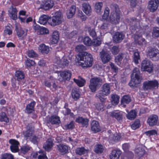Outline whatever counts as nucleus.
I'll list each match as a JSON object with an SVG mask.
<instances>
[{
    "label": "nucleus",
    "mask_w": 159,
    "mask_h": 159,
    "mask_svg": "<svg viewBox=\"0 0 159 159\" xmlns=\"http://www.w3.org/2000/svg\"><path fill=\"white\" fill-rule=\"evenodd\" d=\"M76 64L82 67H91L93 62V58L92 55L86 52L81 54H79L75 59Z\"/></svg>",
    "instance_id": "f257e3e1"
},
{
    "label": "nucleus",
    "mask_w": 159,
    "mask_h": 159,
    "mask_svg": "<svg viewBox=\"0 0 159 159\" xmlns=\"http://www.w3.org/2000/svg\"><path fill=\"white\" fill-rule=\"evenodd\" d=\"M115 7L116 11H113L111 13V16L108 18L109 9L108 7L105 8L104 13L102 16V19L104 20H110L111 23L114 24H117L119 23L120 20V12Z\"/></svg>",
    "instance_id": "f03ea898"
},
{
    "label": "nucleus",
    "mask_w": 159,
    "mask_h": 159,
    "mask_svg": "<svg viewBox=\"0 0 159 159\" xmlns=\"http://www.w3.org/2000/svg\"><path fill=\"white\" fill-rule=\"evenodd\" d=\"M141 80L142 77L139 69L135 68L131 75V80L129 83V85L132 88L137 87L140 84Z\"/></svg>",
    "instance_id": "7ed1b4c3"
},
{
    "label": "nucleus",
    "mask_w": 159,
    "mask_h": 159,
    "mask_svg": "<svg viewBox=\"0 0 159 159\" xmlns=\"http://www.w3.org/2000/svg\"><path fill=\"white\" fill-rule=\"evenodd\" d=\"M110 92V86L109 84H104L102 88V90L99 91L96 94L97 97L99 98L101 102L104 101L105 98L104 97L107 96Z\"/></svg>",
    "instance_id": "20e7f679"
},
{
    "label": "nucleus",
    "mask_w": 159,
    "mask_h": 159,
    "mask_svg": "<svg viewBox=\"0 0 159 159\" xmlns=\"http://www.w3.org/2000/svg\"><path fill=\"white\" fill-rule=\"evenodd\" d=\"M63 15L61 12L60 11L55 13L54 16L52 17V21L49 24L52 26H55L61 24L63 21Z\"/></svg>",
    "instance_id": "39448f33"
},
{
    "label": "nucleus",
    "mask_w": 159,
    "mask_h": 159,
    "mask_svg": "<svg viewBox=\"0 0 159 159\" xmlns=\"http://www.w3.org/2000/svg\"><path fill=\"white\" fill-rule=\"evenodd\" d=\"M67 58V57L65 56L61 59L59 57H56L54 60L56 67L57 69L63 68L68 66L69 61Z\"/></svg>",
    "instance_id": "423d86ee"
},
{
    "label": "nucleus",
    "mask_w": 159,
    "mask_h": 159,
    "mask_svg": "<svg viewBox=\"0 0 159 159\" xmlns=\"http://www.w3.org/2000/svg\"><path fill=\"white\" fill-rule=\"evenodd\" d=\"M147 56L152 60L156 61L159 59V51L157 49L149 47L146 50Z\"/></svg>",
    "instance_id": "0eeeda50"
},
{
    "label": "nucleus",
    "mask_w": 159,
    "mask_h": 159,
    "mask_svg": "<svg viewBox=\"0 0 159 159\" xmlns=\"http://www.w3.org/2000/svg\"><path fill=\"white\" fill-rule=\"evenodd\" d=\"M153 68V64L149 60L145 59L142 61L141 64L142 71H146L150 73L152 71Z\"/></svg>",
    "instance_id": "6e6552de"
},
{
    "label": "nucleus",
    "mask_w": 159,
    "mask_h": 159,
    "mask_svg": "<svg viewBox=\"0 0 159 159\" xmlns=\"http://www.w3.org/2000/svg\"><path fill=\"white\" fill-rule=\"evenodd\" d=\"M102 81L100 79L97 77L93 78L90 79L89 88L92 92H95L97 88L100 86Z\"/></svg>",
    "instance_id": "1a4fd4ad"
},
{
    "label": "nucleus",
    "mask_w": 159,
    "mask_h": 159,
    "mask_svg": "<svg viewBox=\"0 0 159 159\" xmlns=\"http://www.w3.org/2000/svg\"><path fill=\"white\" fill-rule=\"evenodd\" d=\"M158 83L156 80L148 81L143 84V88L144 90L152 89L158 88Z\"/></svg>",
    "instance_id": "9d476101"
},
{
    "label": "nucleus",
    "mask_w": 159,
    "mask_h": 159,
    "mask_svg": "<svg viewBox=\"0 0 159 159\" xmlns=\"http://www.w3.org/2000/svg\"><path fill=\"white\" fill-rule=\"evenodd\" d=\"M159 5L158 0H150L148 2V8L150 11L154 12L157 9Z\"/></svg>",
    "instance_id": "9b49d317"
},
{
    "label": "nucleus",
    "mask_w": 159,
    "mask_h": 159,
    "mask_svg": "<svg viewBox=\"0 0 159 159\" xmlns=\"http://www.w3.org/2000/svg\"><path fill=\"white\" fill-rule=\"evenodd\" d=\"M34 128L31 126V125H29L26 126V130L23 133V134L26 137H29L30 139H39V137L36 138V137L33 136V134L34 132Z\"/></svg>",
    "instance_id": "f8f14e48"
},
{
    "label": "nucleus",
    "mask_w": 159,
    "mask_h": 159,
    "mask_svg": "<svg viewBox=\"0 0 159 159\" xmlns=\"http://www.w3.org/2000/svg\"><path fill=\"white\" fill-rule=\"evenodd\" d=\"M58 75L60 76L61 78L60 79L61 81H65L69 80L70 78L71 73L69 70H66L59 72Z\"/></svg>",
    "instance_id": "ddd939ff"
},
{
    "label": "nucleus",
    "mask_w": 159,
    "mask_h": 159,
    "mask_svg": "<svg viewBox=\"0 0 159 159\" xmlns=\"http://www.w3.org/2000/svg\"><path fill=\"white\" fill-rule=\"evenodd\" d=\"M133 38L135 42L140 45H143L146 44L145 39L142 38L141 37V34L139 33L136 31V33L134 34Z\"/></svg>",
    "instance_id": "4468645a"
},
{
    "label": "nucleus",
    "mask_w": 159,
    "mask_h": 159,
    "mask_svg": "<svg viewBox=\"0 0 159 159\" xmlns=\"http://www.w3.org/2000/svg\"><path fill=\"white\" fill-rule=\"evenodd\" d=\"M100 57L103 63H105L108 62L111 59V57L108 52L103 50L100 52Z\"/></svg>",
    "instance_id": "2eb2a0df"
},
{
    "label": "nucleus",
    "mask_w": 159,
    "mask_h": 159,
    "mask_svg": "<svg viewBox=\"0 0 159 159\" xmlns=\"http://www.w3.org/2000/svg\"><path fill=\"white\" fill-rule=\"evenodd\" d=\"M54 3L53 1L48 0L43 2L40 5V8L45 10H48L54 6Z\"/></svg>",
    "instance_id": "dca6fc26"
},
{
    "label": "nucleus",
    "mask_w": 159,
    "mask_h": 159,
    "mask_svg": "<svg viewBox=\"0 0 159 159\" xmlns=\"http://www.w3.org/2000/svg\"><path fill=\"white\" fill-rule=\"evenodd\" d=\"M9 142L11 144L10 146V149L11 152H18L19 142L16 140H9Z\"/></svg>",
    "instance_id": "f3484780"
},
{
    "label": "nucleus",
    "mask_w": 159,
    "mask_h": 159,
    "mask_svg": "<svg viewBox=\"0 0 159 159\" xmlns=\"http://www.w3.org/2000/svg\"><path fill=\"white\" fill-rule=\"evenodd\" d=\"M61 122L60 118L56 115L51 116L47 120V123L52 124H59Z\"/></svg>",
    "instance_id": "a211bd4d"
},
{
    "label": "nucleus",
    "mask_w": 159,
    "mask_h": 159,
    "mask_svg": "<svg viewBox=\"0 0 159 159\" xmlns=\"http://www.w3.org/2000/svg\"><path fill=\"white\" fill-rule=\"evenodd\" d=\"M158 121V118L156 115L150 116L148 119L147 123L150 126H153L157 124Z\"/></svg>",
    "instance_id": "6ab92c4d"
},
{
    "label": "nucleus",
    "mask_w": 159,
    "mask_h": 159,
    "mask_svg": "<svg viewBox=\"0 0 159 159\" xmlns=\"http://www.w3.org/2000/svg\"><path fill=\"white\" fill-rule=\"evenodd\" d=\"M121 154V151L119 149H114L112 150L109 155L110 159H119Z\"/></svg>",
    "instance_id": "aec40b11"
},
{
    "label": "nucleus",
    "mask_w": 159,
    "mask_h": 159,
    "mask_svg": "<svg viewBox=\"0 0 159 159\" xmlns=\"http://www.w3.org/2000/svg\"><path fill=\"white\" fill-rule=\"evenodd\" d=\"M125 35L122 33L116 32L113 36V40L115 42L119 43L124 38Z\"/></svg>",
    "instance_id": "412c9836"
},
{
    "label": "nucleus",
    "mask_w": 159,
    "mask_h": 159,
    "mask_svg": "<svg viewBox=\"0 0 159 159\" xmlns=\"http://www.w3.org/2000/svg\"><path fill=\"white\" fill-rule=\"evenodd\" d=\"M8 11L11 18L13 20H16L17 18V11L16 8L11 6L9 8Z\"/></svg>",
    "instance_id": "4be33fe9"
},
{
    "label": "nucleus",
    "mask_w": 159,
    "mask_h": 159,
    "mask_svg": "<svg viewBox=\"0 0 159 159\" xmlns=\"http://www.w3.org/2000/svg\"><path fill=\"white\" fill-rule=\"evenodd\" d=\"M91 129L94 133L99 132L100 130V128L98 122L93 120L91 124Z\"/></svg>",
    "instance_id": "5701e85b"
},
{
    "label": "nucleus",
    "mask_w": 159,
    "mask_h": 159,
    "mask_svg": "<svg viewBox=\"0 0 159 159\" xmlns=\"http://www.w3.org/2000/svg\"><path fill=\"white\" fill-rule=\"evenodd\" d=\"M135 153L139 156H142L145 153V150L143 148V145H137L135 150Z\"/></svg>",
    "instance_id": "b1692460"
},
{
    "label": "nucleus",
    "mask_w": 159,
    "mask_h": 159,
    "mask_svg": "<svg viewBox=\"0 0 159 159\" xmlns=\"http://www.w3.org/2000/svg\"><path fill=\"white\" fill-rule=\"evenodd\" d=\"M17 34L19 37L22 38L25 37L27 35L26 30L22 28H19L17 25L16 26Z\"/></svg>",
    "instance_id": "393cba45"
},
{
    "label": "nucleus",
    "mask_w": 159,
    "mask_h": 159,
    "mask_svg": "<svg viewBox=\"0 0 159 159\" xmlns=\"http://www.w3.org/2000/svg\"><path fill=\"white\" fill-rule=\"evenodd\" d=\"M59 40V33L57 30L54 31L52 35L51 43L52 44L57 43Z\"/></svg>",
    "instance_id": "a878e982"
},
{
    "label": "nucleus",
    "mask_w": 159,
    "mask_h": 159,
    "mask_svg": "<svg viewBox=\"0 0 159 159\" xmlns=\"http://www.w3.org/2000/svg\"><path fill=\"white\" fill-rule=\"evenodd\" d=\"M75 121L81 124L83 126L87 127L88 125L89 120L87 119H84L82 117H79L77 118Z\"/></svg>",
    "instance_id": "bb28decb"
},
{
    "label": "nucleus",
    "mask_w": 159,
    "mask_h": 159,
    "mask_svg": "<svg viewBox=\"0 0 159 159\" xmlns=\"http://www.w3.org/2000/svg\"><path fill=\"white\" fill-rule=\"evenodd\" d=\"M111 102L112 105H116L119 102L120 97L116 94H112L111 95Z\"/></svg>",
    "instance_id": "cd10ccee"
},
{
    "label": "nucleus",
    "mask_w": 159,
    "mask_h": 159,
    "mask_svg": "<svg viewBox=\"0 0 159 159\" xmlns=\"http://www.w3.org/2000/svg\"><path fill=\"white\" fill-rule=\"evenodd\" d=\"M39 50L43 54H47L49 51V48L48 46L44 44H42L39 45Z\"/></svg>",
    "instance_id": "c85d7f7f"
},
{
    "label": "nucleus",
    "mask_w": 159,
    "mask_h": 159,
    "mask_svg": "<svg viewBox=\"0 0 159 159\" xmlns=\"http://www.w3.org/2000/svg\"><path fill=\"white\" fill-rule=\"evenodd\" d=\"M122 112L119 111H115L110 113V115L113 117H115L117 120H120L122 118Z\"/></svg>",
    "instance_id": "c756f323"
},
{
    "label": "nucleus",
    "mask_w": 159,
    "mask_h": 159,
    "mask_svg": "<svg viewBox=\"0 0 159 159\" xmlns=\"http://www.w3.org/2000/svg\"><path fill=\"white\" fill-rule=\"evenodd\" d=\"M53 146V143L52 140L47 141L43 145V148L47 151L50 150Z\"/></svg>",
    "instance_id": "7c9ffc66"
},
{
    "label": "nucleus",
    "mask_w": 159,
    "mask_h": 159,
    "mask_svg": "<svg viewBox=\"0 0 159 159\" xmlns=\"http://www.w3.org/2000/svg\"><path fill=\"white\" fill-rule=\"evenodd\" d=\"M83 10L86 14L89 15L91 12V9L90 5L87 3H84L83 4Z\"/></svg>",
    "instance_id": "2f4dec72"
},
{
    "label": "nucleus",
    "mask_w": 159,
    "mask_h": 159,
    "mask_svg": "<svg viewBox=\"0 0 159 159\" xmlns=\"http://www.w3.org/2000/svg\"><path fill=\"white\" fill-rule=\"evenodd\" d=\"M74 81L80 87H82L84 85L85 83V80L80 76L78 77V79H74Z\"/></svg>",
    "instance_id": "473e14b6"
},
{
    "label": "nucleus",
    "mask_w": 159,
    "mask_h": 159,
    "mask_svg": "<svg viewBox=\"0 0 159 159\" xmlns=\"http://www.w3.org/2000/svg\"><path fill=\"white\" fill-rule=\"evenodd\" d=\"M89 150L85 149L84 147L78 148L75 150L76 153L80 155L87 154Z\"/></svg>",
    "instance_id": "72a5a7b5"
},
{
    "label": "nucleus",
    "mask_w": 159,
    "mask_h": 159,
    "mask_svg": "<svg viewBox=\"0 0 159 159\" xmlns=\"http://www.w3.org/2000/svg\"><path fill=\"white\" fill-rule=\"evenodd\" d=\"M75 7L73 6L67 11L66 14L68 18H71L75 13Z\"/></svg>",
    "instance_id": "f704fd0d"
},
{
    "label": "nucleus",
    "mask_w": 159,
    "mask_h": 159,
    "mask_svg": "<svg viewBox=\"0 0 159 159\" xmlns=\"http://www.w3.org/2000/svg\"><path fill=\"white\" fill-rule=\"evenodd\" d=\"M15 75L18 81H20L25 78V75L23 72L20 70H17L16 72Z\"/></svg>",
    "instance_id": "c9c22d12"
},
{
    "label": "nucleus",
    "mask_w": 159,
    "mask_h": 159,
    "mask_svg": "<svg viewBox=\"0 0 159 159\" xmlns=\"http://www.w3.org/2000/svg\"><path fill=\"white\" fill-rule=\"evenodd\" d=\"M123 54H120L116 57L115 59V62L117 65L121 66L123 65V57L124 56Z\"/></svg>",
    "instance_id": "e433bc0d"
},
{
    "label": "nucleus",
    "mask_w": 159,
    "mask_h": 159,
    "mask_svg": "<svg viewBox=\"0 0 159 159\" xmlns=\"http://www.w3.org/2000/svg\"><path fill=\"white\" fill-rule=\"evenodd\" d=\"M108 135L109 136V139H119L120 138H122L121 136V134H113L110 130L108 131Z\"/></svg>",
    "instance_id": "4c0bfd02"
},
{
    "label": "nucleus",
    "mask_w": 159,
    "mask_h": 159,
    "mask_svg": "<svg viewBox=\"0 0 159 159\" xmlns=\"http://www.w3.org/2000/svg\"><path fill=\"white\" fill-rule=\"evenodd\" d=\"M58 150L62 154L67 153L68 150V147L66 145L60 144L58 146Z\"/></svg>",
    "instance_id": "58836bf2"
},
{
    "label": "nucleus",
    "mask_w": 159,
    "mask_h": 159,
    "mask_svg": "<svg viewBox=\"0 0 159 159\" xmlns=\"http://www.w3.org/2000/svg\"><path fill=\"white\" fill-rule=\"evenodd\" d=\"M103 5V3L101 2H98L95 4L94 7L95 10L98 14L99 15L101 14Z\"/></svg>",
    "instance_id": "ea45409f"
},
{
    "label": "nucleus",
    "mask_w": 159,
    "mask_h": 159,
    "mask_svg": "<svg viewBox=\"0 0 159 159\" xmlns=\"http://www.w3.org/2000/svg\"><path fill=\"white\" fill-rule=\"evenodd\" d=\"M49 18L48 16L43 15L40 17L38 22L41 24L44 25L47 23Z\"/></svg>",
    "instance_id": "a19ab883"
},
{
    "label": "nucleus",
    "mask_w": 159,
    "mask_h": 159,
    "mask_svg": "<svg viewBox=\"0 0 159 159\" xmlns=\"http://www.w3.org/2000/svg\"><path fill=\"white\" fill-rule=\"evenodd\" d=\"M131 101L130 97L127 95L124 96L122 98L121 100V105L122 106L125 107V104L129 103Z\"/></svg>",
    "instance_id": "79ce46f5"
},
{
    "label": "nucleus",
    "mask_w": 159,
    "mask_h": 159,
    "mask_svg": "<svg viewBox=\"0 0 159 159\" xmlns=\"http://www.w3.org/2000/svg\"><path fill=\"white\" fill-rule=\"evenodd\" d=\"M104 150L103 146L101 144H96L94 147V151L97 153H102Z\"/></svg>",
    "instance_id": "37998d69"
},
{
    "label": "nucleus",
    "mask_w": 159,
    "mask_h": 159,
    "mask_svg": "<svg viewBox=\"0 0 159 159\" xmlns=\"http://www.w3.org/2000/svg\"><path fill=\"white\" fill-rule=\"evenodd\" d=\"M133 61L136 64H137L140 61V56L139 52H135L133 55Z\"/></svg>",
    "instance_id": "c03bdc74"
},
{
    "label": "nucleus",
    "mask_w": 159,
    "mask_h": 159,
    "mask_svg": "<svg viewBox=\"0 0 159 159\" xmlns=\"http://www.w3.org/2000/svg\"><path fill=\"white\" fill-rule=\"evenodd\" d=\"M0 121L4 122L6 123L9 122L8 118L4 112H2L0 113Z\"/></svg>",
    "instance_id": "a18cd8bd"
},
{
    "label": "nucleus",
    "mask_w": 159,
    "mask_h": 159,
    "mask_svg": "<svg viewBox=\"0 0 159 159\" xmlns=\"http://www.w3.org/2000/svg\"><path fill=\"white\" fill-rule=\"evenodd\" d=\"M34 104L35 102H32L27 106L26 110L28 113H31L33 111Z\"/></svg>",
    "instance_id": "49530a36"
},
{
    "label": "nucleus",
    "mask_w": 159,
    "mask_h": 159,
    "mask_svg": "<svg viewBox=\"0 0 159 159\" xmlns=\"http://www.w3.org/2000/svg\"><path fill=\"white\" fill-rule=\"evenodd\" d=\"M55 79L52 77H51L50 78L46 80L44 82V84L45 85L49 88H50L51 86V84L53 82H55Z\"/></svg>",
    "instance_id": "de8ad7c7"
},
{
    "label": "nucleus",
    "mask_w": 159,
    "mask_h": 159,
    "mask_svg": "<svg viewBox=\"0 0 159 159\" xmlns=\"http://www.w3.org/2000/svg\"><path fill=\"white\" fill-rule=\"evenodd\" d=\"M84 44L87 46L92 45V42L91 39L88 36L85 37L83 39Z\"/></svg>",
    "instance_id": "09e8293b"
},
{
    "label": "nucleus",
    "mask_w": 159,
    "mask_h": 159,
    "mask_svg": "<svg viewBox=\"0 0 159 159\" xmlns=\"http://www.w3.org/2000/svg\"><path fill=\"white\" fill-rule=\"evenodd\" d=\"M136 116V112L135 110H132L127 115V117L129 120H133L135 118Z\"/></svg>",
    "instance_id": "8fccbe9b"
},
{
    "label": "nucleus",
    "mask_w": 159,
    "mask_h": 159,
    "mask_svg": "<svg viewBox=\"0 0 159 159\" xmlns=\"http://www.w3.org/2000/svg\"><path fill=\"white\" fill-rule=\"evenodd\" d=\"M19 18L22 22H25V11H20L19 12Z\"/></svg>",
    "instance_id": "3c124183"
},
{
    "label": "nucleus",
    "mask_w": 159,
    "mask_h": 159,
    "mask_svg": "<svg viewBox=\"0 0 159 159\" xmlns=\"http://www.w3.org/2000/svg\"><path fill=\"white\" fill-rule=\"evenodd\" d=\"M12 30L11 25H7L4 31V34L5 35H6L7 34L10 35L12 34Z\"/></svg>",
    "instance_id": "603ef678"
},
{
    "label": "nucleus",
    "mask_w": 159,
    "mask_h": 159,
    "mask_svg": "<svg viewBox=\"0 0 159 159\" xmlns=\"http://www.w3.org/2000/svg\"><path fill=\"white\" fill-rule=\"evenodd\" d=\"M71 95L72 98L75 100H77L79 98L80 94L78 91L75 90L74 89L72 90Z\"/></svg>",
    "instance_id": "864d4df0"
},
{
    "label": "nucleus",
    "mask_w": 159,
    "mask_h": 159,
    "mask_svg": "<svg viewBox=\"0 0 159 159\" xmlns=\"http://www.w3.org/2000/svg\"><path fill=\"white\" fill-rule=\"evenodd\" d=\"M27 54L30 57L34 58L37 56V54L33 50H29L27 53Z\"/></svg>",
    "instance_id": "5fc2aeb1"
},
{
    "label": "nucleus",
    "mask_w": 159,
    "mask_h": 159,
    "mask_svg": "<svg viewBox=\"0 0 159 159\" xmlns=\"http://www.w3.org/2000/svg\"><path fill=\"white\" fill-rule=\"evenodd\" d=\"M38 32L40 34H47L49 33V30L45 28L41 27Z\"/></svg>",
    "instance_id": "6e6d98bb"
},
{
    "label": "nucleus",
    "mask_w": 159,
    "mask_h": 159,
    "mask_svg": "<svg viewBox=\"0 0 159 159\" xmlns=\"http://www.w3.org/2000/svg\"><path fill=\"white\" fill-rule=\"evenodd\" d=\"M140 125L139 120H136L131 125V127L133 129H135L139 127Z\"/></svg>",
    "instance_id": "4d7b16f0"
},
{
    "label": "nucleus",
    "mask_w": 159,
    "mask_h": 159,
    "mask_svg": "<svg viewBox=\"0 0 159 159\" xmlns=\"http://www.w3.org/2000/svg\"><path fill=\"white\" fill-rule=\"evenodd\" d=\"M101 43V40L99 38L94 39L92 42V45L94 46H98Z\"/></svg>",
    "instance_id": "13d9d810"
},
{
    "label": "nucleus",
    "mask_w": 159,
    "mask_h": 159,
    "mask_svg": "<svg viewBox=\"0 0 159 159\" xmlns=\"http://www.w3.org/2000/svg\"><path fill=\"white\" fill-rule=\"evenodd\" d=\"M35 63L34 61L29 59H27L25 61V64L28 67L34 66Z\"/></svg>",
    "instance_id": "bf43d9fd"
},
{
    "label": "nucleus",
    "mask_w": 159,
    "mask_h": 159,
    "mask_svg": "<svg viewBox=\"0 0 159 159\" xmlns=\"http://www.w3.org/2000/svg\"><path fill=\"white\" fill-rule=\"evenodd\" d=\"M39 153L40 154L38 157V159H48L46 153L44 152L43 151H39Z\"/></svg>",
    "instance_id": "052dcab7"
},
{
    "label": "nucleus",
    "mask_w": 159,
    "mask_h": 159,
    "mask_svg": "<svg viewBox=\"0 0 159 159\" xmlns=\"http://www.w3.org/2000/svg\"><path fill=\"white\" fill-rule=\"evenodd\" d=\"M152 36L154 37H159V28L154 27L153 29Z\"/></svg>",
    "instance_id": "680f3d73"
},
{
    "label": "nucleus",
    "mask_w": 159,
    "mask_h": 159,
    "mask_svg": "<svg viewBox=\"0 0 159 159\" xmlns=\"http://www.w3.org/2000/svg\"><path fill=\"white\" fill-rule=\"evenodd\" d=\"M86 49V47L83 45H78L75 48L76 50L78 52H81Z\"/></svg>",
    "instance_id": "e2e57ef3"
},
{
    "label": "nucleus",
    "mask_w": 159,
    "mask_h": 159,
    "mask_svg": "<svg viewBox=\"0 0 159 159\" xmlns=\"http://www.w3.org/2000/svg\"><path fill=\"white\" fill-rule=\"evenodd\" d=\"M133 154L132 153L129 154H125L121 157L122 159H133Z\"/></svg>",
    "instance_id": "0e129e2a"
},
{
    "label": "nucleus",
    "mask_w": 159,
    "mask_h": 159,
    "mask_svg": "<svg viewBox=\"0 0 159 159\" xmlns=\"http://www.w3.org/2000/svg\"><path fill=\"white\" fill-rule=\"evenodd\" d=\"M30 149V147L28 146H24L22 147L20 149V152L22 153L25 154Z\"/></svg>",
    "instance_id": "69168bd1"
},
{
    "label": "nucleus",
    "mask_w": 159,
    "mask_h": 159,
    "mask_svg": "<svg viewBox=\"0 0 159 159\" xmlns=\"http://www.w3.org/2000/svg\"><path fill=\"white\" fill-rule=\"evenodd\" d=\"M2 159H13V156L11 154L5 153L3 155Z\"/></svg>",
    "instance_id": "338daca9"
},
{
    "label": "nucleus",
    "mask_w": 159,
    "mask_h": 159,
    "mask_svg": "<svg viewBox=\"0 0 159 159\" xmlns=\"http://www.w3.org/2000/svg\"><path fill=\"white\" fill-rule=\"evenodd\" d=\"M89 32L90 35L92 37H95L96 35V33L94 28H89Z\"/></svg>",
    "instance_id": "774afa93"
}]
</instances>
